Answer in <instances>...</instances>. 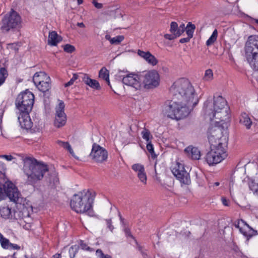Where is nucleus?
Here are the masks:
<instances>
[{"instance_id": "1", "label": "nucleus", "mask_w": 258, "mask_h": 258, "mask_svg": "<svg viewBox=\"0 0 258 258\" xmlns=\"http://www.w3.org/2000/svg\"><path fill=\"white\" fill-rule=\"evenodd\" d=\"M170 92L174 100L183 103L192 104L194 107L198 103V98L190 82L184 78L175 81L170 88Z\"/></svg>"}, {"instance_id": "2", "label": "nucleus", "mask_w": 258, "mask_h": 258, "mask_svg": "<svg viewBox=\"0 0 258 258\" xmlns=\"http://www.w3.org/2000/svg\"><path fill=\"white\" fill-rule=\"evenodd\" d=\"M3 188L0 187V201L4 200V197H8L11 201L15 203L17 205L16 209L13 210V220H25L29 217V212L27 208L24 204L20 203L21 194L17 187L11 181L6 182ZM22 199H21V201Z\"/></svg>"}, {"instance_id": "3", "label": "nucleus", "mask_w": 258, "mask_h": 258, "mask_svg": "<svg viewBox=\"0 0 258 258\" xmlns=\"http://www.w3.org/2000/svg\"><path fill=\"white\" fill-rule=\"evenodd\" d=\"M23 162V170L27 177L28 184L33 185L42 180L48 167L47 164L31 157L20 155Z\"/></svg>"}, {"instance_id": "4", "label": "nucleus", "mask_w": 258, "mask_h": 258, "mask_svg": "<svg viewBox=\"0 0 258 258\" xmlns=\"http://www.w3.org/2000/svg\"><path fill=\"white\" fill-rule=\"evenodd\" d=\"M212 103L207 100L204 103L206 113L210 119H218L225 121L229 118L230 109L227 105V101L221 96H214L213 109L211 108Z\"/></svg>"}, {"instance_id": "5", "label": "nucleus", "mask_w": 258, "mask_h": 258, "mask_svg": "<svg viewBox=\"0 0 258 258\" xmlns=\"http://www.w3.org/2000/svg\"><path fill=\"white\" fill-rule=\"evenodd\" d=\"M94 197L89 191L83 190L75 194L70 202L72 210L78 213H85L92 216L94 212L92 209V204Z\"/></svg>"}, {"instance_id": "6", "label": "nucleus", "mask_w": 258, "mask_h": 258, "mask_svg": "<svg viewBox=\"0 0 258 258\" xmlns=\"http://www.w3.org/2000/svg\"><path fill=\"white\" fill-rule=\"evenodd\" d=\"M190 106L192 107V104L183 103L177 100L166 101L162 107V112L164 116L178 120L188 115Z\"/></svg>"}, {"instance_id": "7", "label": "nucleus", "mask_w": 258, "mask_h": 258, "mask_svg": "<svg viewBox=\"0 0 258 258\" xmlns=\"http://www.w3.org/2000/svg\"><path fill=\"white\" fill-rule=\"evenodd\" d=\"M3 33L19 30L22 26V18L18 13L12 9L3 18L0 23Z\"/></svg>"}, {"instance_id": "8", "label": "nucleus", "mask_w": 258, "mask_h": 258, "mask_svg": "<svg viewBox=\"0 0 258 258\" xmlns=\"http://www.w3.org/2000/svg\"><path fill=\"white\" fill-rule=\"evenodd\" d=\"M34 102V95L29 91H26L19 94L15 104L20 112H30Z\"/></svg>"}, {"instance_id": "9", "label": "nucleus", "mask_w": 258, "mask_h": 258, "mask_svg": "<svg viewBox=\"0 0 258 258\" xmlns=\"http://www.w3.org/2000/svg\"><path fill=\"white\" fill-rule=\"evenodd\" d=\"M222 128L219 126L211 125L208 131V140L210 148H226V142H223L222 133Z\"/></svg>"}, {"instance_id": "10", "label": "nucleus", "mask_w": 258, "mask_h": 258, "mask_svg": "<svg viewBox=\"0 0 258 258\" xmlns=\"http://www.w3.org/2000/svg\"><path fill=\"white\" fill-rule=\"evenodd\" d=\"M140 80L145 89H154L159 85L160 76L154 70L145 71L140 73Z\"/></svg>"}, {"instance_id": "11", "label": "nucleus", "mask_w": 258, "mask_h": 258, "mask_svg": "<svg viewBox=\"0 0 258 258\" xmlns=\"http://www.w3.org/2000/svg\"><path fill=\"white\" fill-rule=\"evenodd\" d=\"M117 75L122 80L123 84L131 86L135 88L136 90L141 89L142 83H141L140 74L131 73L127 71H119Z\"/></svg>"}, {"instance_id": "12", "label": "nucleus", "mask_w": 258, "mask_h": 258, "mask_svg": "<svg viewBox=\"0 0 258 258\" xmlns=\"http://www.w3.org/2000/svg\"><path fill=\"white\" fill-rule=\"evenodd\" d=\"M227 156L226 148L224 147L210 148V151L207 153L205 159L209 165H213L221 162Z\"/></svg>"}, {"instance_id": "13", "label": "nucleus", "mask_w": 258, "mask_h": 258, "mask_svg": "<svg viewBox=\"0 0 258 258\" xmlns=\"http://www.w3.org/2000/svg\"><path fill=\"white\" fill-rule=\"evenodd\" d=\"M172 172L176 178L183 184L188 185L190 183L189 173L185 170L183 164L177 162L172 170Z\"/></svg>"}, {"instance_id": "14", "label": "nucleus", "mask_w": 258, "mask_h": 258, "mask_svg": "<svg viewBox=\"0 0 258 258\" xmlns=\"http://www.w3.org/2000/svg\"><path fill=\"white\" fill-rule=\"evenodd\" d=\"M90 156L96 162L103 163L107 159L108 152L100 145L96 143H94L92 145V151Z\"/></svg>"}, {"instance_id": "15", "label": "nucleus", "mask_w": 258, "mask_h": 258, "mask_svg": "<svg viewBox=\"0 0 258 258\" xmlns=\"http://www.w3.org/2000/svg\"><path fill=\"white\" fill-rule=\"evenodd\" d=\"M65 105L62 101H60L56 108L54 125L57 128L64 126L67 121V115L64 113Z\"/></svg>"}, {"instance_id": "16", "label": "nucleus", "mask_w": 258, "mask_h": 258, "mask_svg": "<svg viewBox=\"0 0 258 258\" xmlns=\"http://www.w3.org/2000/svg\"><path fill=\"white\" fill-rule=\"evenodd\" d=\"M245 55L258 53V35H250L245 45Z\"/></svg>"}, {"instance_id": "17", "label": "nucleus", "mask_w": 258, "mask_h": 258, "mask_svg": "<svg viewBox=\"0 0 258 258\" xmlns=\"http://www.w3.org/2000/svg\"><path fill=\"white\" fill-rule=\"evenodd\" d=\"M29 113L30 112H20L18 117L21 127L27 130L32 127V122L31 121Z\"/></svg>"}, {"instance_id": "18", "label": "nucleus", "mask_w": 258, "mask_h": 258, "mask_svg": "<svg viewBox=\"0 0 258 258\" xmlns=\"http://www.w3.org/2000/svg\"><path fill=\"white\" fill-rule=\"evenodd\" d=\"M138 54L143 58L148 63L155 66L158 62L156 58L152 55L149 51H144L139 49L138 51Z\"/></svg>"}, {"instance_id": "19", "label": "nucleus", "mask_w": 258, "mask_h": 258, "mask_svg": "<svg viewBox=\"0 0 258 258\" xmlns=\"http://www.w3.org/2000/svg\"><path fill=\"white\" fill-rule=\"evenodd\" d=\"M187 30L186 33L187 35V37L181 38L179 40L181 43H187L189 42L190 39L193 37L194 32L196 29V26L192 24L191 22H188L186 26Z\"/></svg>"}, {"instance_id": "20", "label": "nucleus", "mask_w": 258, "mask_h": 258, "mask_svg": "<svg viewBox=\"0 0 258 258\" xmlns=\"http://www.w3.org/2000/svg\"><path fill=\"white\" fill-rule=\"evenodd\" d=\"M187 155L194 160H199L201 157V153L199 150L194 147L188 146L184 150Z\"/></svg>"}, {"instance_id": "21", "label": "nucleus", "mask_w": 258, "mask_h": 258, "mask_svg": "<svg viewBox=\"0 0 258 258\" xmlns=\"http://www.w3.org/2000/svg\"><path fill=\"white\" fill-rule=\"evenodd\" d=\"M83 81L92 89L99 90L101 89L99 82L94 79H91L87 74H84L82 78Z\"/></svg>"}, {"instance_id": "22", "label": "nucleus", "mask_w": 258, "mask_h": 258, "mask_svg": "<svg viewBox=\"0 0 258 258\" xmlns=\"http://www.w3.org/2000/svg\"><path fill=\"white\" fill-rule=\"evenodd\" d=\"M245 57L251 67L258 71V53L245 55Z\"/></svg>"}, {"instance_id": "23", "label": "nucleus", "mask_w": 258, "mask_h": 258, "mask_svg": "<svg viewBox=\"0 0 258 258\" xmlns=\"http://www.w3.org/2000/svg\"><path fill=\"white\" fill-rule=\"evenodd\" d=\"M62 40L61 36H58L56 31L49 32L48 38V44L51 46H56Z\"/></svg>"}, {"instance_id": "24", "label": "nucleus", "mask_w": 258, "mask_h": 258, "mask_svg": "<svg viewBox=\"0 0 258 258\" xmlns=\"http://www.w3.org/2000/svg\"><path fill=\"white\" fill-rule=\"evenodd\" d=\"M46 80H50V78L45 72H43L36 73L33 77V81L35 86Z\"/></svg>"}, {"instance_id": "25", "label": "nucleus", "mask_w": 258, "mask_h": 258, "mask_svg": "<svg viewBox=\"0 0 258 258\" xmlns=\"http://www.w3.org/2000/svg\"><path fill=\"white\" fill-rule=\"evenodd\" d=\"M0 214L5 219L13 220V211L8 206L0 207Z\"/></svg>"}, {"instance_id": "26", "label": "nucleus", "mask_w": 258, "mask_h": 258, "mask_svg": "<svg viewBox=\"0 0 258 258\" xmlns=\"http://www.w3.org/2000/svg\"><path fill=\"white\" fill-rule=\"evenodd\" d=\"M239 122L241 124L244 125L246 128H250L252 124V121L249 117L248 115L245 112H243L241 114L239 117Z\"/></svg>"}, {"instance_id": "27", "label": "nucleus", "mask_w": 258, "mask_h": 258, "mask_svg": "<svg viewBox=\"0 0 258 258\" xmlns=\"http://www.w3.org/2000/svg\"><path fill=\"white\" fill-rule=\"evenodd\" d=\"M246 227L248 228V230L244 229L243 235L246 238V241H248L253 236L257 235L258 232L257 230L253 229L249 225Z\"/></svg>"}, {"instance_id": "28", "label": "nucleus", "mask_w": 258, "mask_h": 258, "mask_svg": "<svg viewBox=\"0 0 258 258\" xmlns=\"http://www.w3.org/2000/svg\"><path fill=\"white\" fill-rule=\"evenodd\" d=\"M246 227L248 228V230L244 229L243 235L246 238V241H248L253 236L257 235L258 232L257 230L253 229L249 225Z\"/></svg>"}, {"instance_id": "29", "label": "nucleus", "mask_w": 258, "mask_h": 258, "mask_svg": "<svg viewBox=\"0 0 258 258\" xmlns=\"http://www.w3.org/2000/svg\"><path fill=\"white\" fill-rule=\"evenodd\" d=\"M37 88L41 92L45 93L51 88L50 80H46L36 85Z\"/></svg>"}, {"instance_id": "30", "label": "nucleus", "mask_w": 258, "mask_h": 258, "mask_svg": "<svg viewBox=\"0 0 258 258\" xmlns=\"http://www.w3.org/2000/svg\"><path fill=\"white\" fill-rule=\"evenodd\" d=\"M109 71L105 67L102 68L99 72V77L105 80L108 85H110V81L109 78Z\"/></svg>"}, {"instance_id": "31", "label": "nucleus", "mask_w": 258, "mask_h": 258, "mask_svg": "<svg viewBox=\"0 0 258 258\" xmlns=\"http://www.w3.org/2000/svg\"><path fill=\"white\" fill-rule=\"evenodd\" d=\"M248 185L249 189L254 194H256L258 196V183L255 182V180L252 178H248Z\"/></svg>"}, {"instance_id": "32", "label": "nucleus", "mask_w": 258, "mask_h": 258, "mask_svg": "<svg viewBox=\"0 0 258 258\" xmlns=\"http://www.w3.org/2000/svg\"><path fill=\"white\" fill-rule=\"evenodd\" d=\"M8 76V72L5 67L0 68V86L3 85Z\"/></svg>"}, {"instance_id": "33", "label": "nucleus", "mask_w": 258, "mask_h": 258, "mask_svg": "<svg viewBox=\"0 0 258 258\" xmlns=\"http://www.w3.org/2000/svg\"><path fill=\"white\" fill-rule=\"evenodd\" d=\"M218 36V31L217 29H215L213 32L212 35L206 41V45L207 46H210L212 45L217 40Z\"/></svg>"}, {"instance_id": "34", "label": "nucleus", "mask_w": 258, "mask_h": 258, "mask_svg": "<svg viewBox=\"0 0 258 258\" xmlns=\"http://www.w3.org/2000/svg\"><path fill=\"white\" fill-rule=\"evenodd\" d=\"M136 173L140 181L144 184H146L147 175L145 171V168H144V170H140V171H137Z\"/></svg>"}, {"instance_id": "35", "label": "nucleus", "mask_w": 258, "mask_h": 258, "mask_svg": "<svg viewBox=\"0 0 258 258\" xmlns=\"http://www.w3.org/2000/svg\"><path fill=\"white\" fill-rule=\"evenodd\" d=\"M79 249V246L78 245H74L72 246L69 250L70 258H74Z\"/></svg>"}, {"instance_id": "36", "label": "nucleus", "mask_w": 258, "mask_h": 258, "mask_svg": "<svg viewBox=\"0 0 258 258\" xmlns=\"http://www.w3.org/2000/svg\"><path fill=\"white\" fill-rule=\"evenodd\" d=\"M178 31V24L175 22H172L170 24V32L174 34L176 36L179 37L180 36H177L176 33Z\"/></svg>"}, {"instance_id": "37", "label": "nucleus", "mask_w": 258, "mask_h": 258, "mask_svg": "<svg viewBox=\"0 0 258 258\" xmlns=\"http://www.w3.org/2000/svg\"><path fill=\"white\" fill-rule=\"evenodd\" d=\"M213 73L211 69H208L205 71L203 79L206 81H209L213 79Z\"/></svg>"}, {"instance_id": "38", "label": "nucleus", "mask_w": 258, "mask_h": 258, "mask_svg": "<svg viewBox=\"0 0 258 258\" xmlns=\"http://www.w3.org/2000/svg\"><path fill=\"white\" fill-rule=\"evenodd\" d=\"M146 148L148 152L151 154L152 158L155 159L157 157V155L154 152L153 145L151 143V142L147 143Z\"/></svg>"}, {"instance_id": "39", "label": "nucleus", "mask_w": 258, "mask_h": 258, "mask_svg": "<svg viewBox=\"0 0 258 258\" xmlns=\"http://www.w3.org/2000/svg\"><path fill=\"white\" fill-rule=\"evenodd\" d=\"M124 39V36L122 35H118L115 37H113L111 40V44H119Z\"/></svg>"}, {"instance_id": "40", "label": "nucleus", "mask_w": 258, "mask_h": 258, "mask_svg": "<svg viewBox=\"0 0 258 258\" xmlns=\"http://www.w3.org/2000/svg\"><path fill=\"white\" fill-rule=\"evenodd\" d=\"M0 243L2 247L4 249H9L10 248L9 245L10 244V242L9 240L5 237L0 240Z\"/></svg>"}, {"instance_id": "41", "label": "nucleus", "mask_w": 258, "mask_h": 258, "mask_svg": "<svg viewBox=\"0 0 258 258\" xmlns=\"http://www.w3.org/2000/svg\"><path fill=\"white\" fill-rule=\"evenodd\" d=\"M142 137L144 139L146 140L147 141V143L150 142V137L151 136L150 132L149 130L147 129H144L142 132Z\"/></svg>"}, {"instance_id": "42", "label": "nucleus", "mask_w": 258, "mask_h": 258, "mask_svg": "<svg viewBox=\"0 0 258 258\" xmlns=\"http://www.w3.org/2000/svg\"><path fill=\"white\" fill-rule=\"evenodd\" d=\"M63 50L66 52L71 53L75 51V47L73 45L67 44L63 46Z\"/></svg>"}, {"instance_id": "43", "label": "nucleus", "mask_w": 258, "mask_h": 258, "mask_svg": "<svg viewBox=\"0 0 258 258\" xmlns=\"http://www.w3.org/2000/svg\"><path fill=\"white\" fill-rule=\"evenodd\" d=\"M80 245L81 248L85 250H87L89 251H93L94 249L89 246L86 243H84L83 241L81 240L80 241Z\"/></svg>"}, {"instance_id": "44", "label": "nucleus", "mask_w": 258, "mask_h": 258, "mask_svg": "<svg viewBox=\"0 0 258 258\" xmlns=\"http://www.w3.org/2000/svg\"><path fill=\"white\" fill-rule=\"evenodd\" d=\"M96 252L99 258H112L111 256L109 254H104L102 250L100 249H97Z\"/></svg>"}, {"instance_id": "45", "label": "nucleus", "mask_w": 258, "mask_h": 258, "mask_svg": "<svg viewBox=\"0 0 258 258\" xmlns=\"http://www.w3.org/2000/svg\"><path fill=\"white\" fill-rule=\"evenodd\" d=\"M6 171V165L4 163L0 162V176L2 178L5 177Z\"/></svg>"}, {"instance_id": "46", "label": "nucleus", "mask_w": 258, "mask_h": 258, "mask_svg": "<svg viewBox=\"0 0 258 258\" xmlns=\"http://www.w3.org/2000/svg\"><path fill=\"white\" fill-rule=\"evenodd\" d=\"M144 166L139 163L135 164L132 166V169L136 172L137 171H140V170H144Z\"/></svg>"}, {"instance_id": "47", "label": "nucleus", "mask_w": 258, "mask_h": 258, "mask_svg": "<svg viewBox=\"0 0 258 258\" xmlns=\"http://www.w3.org/2000/svg\"><path fill=\"white\" fill-rule=\"evenodd\" d=\"M187 30L186 27H185L184 24H182L178 27V31L176 33L177 36H181L184 31Z\"/></svg>"}, {"instance_id": "48", "label": "nucleus", "mask_w": 258, "mask_h": 258, "mask_svg": "<svg viewBox=\"0 0 258 258\" xmlns=\"http://www.w3.org/2000/svg\"><path fill=\"white\" fill-rule=\"evenodd\" d=\"M124 234L126 237H129L132 238L133 239L135 240V237L132 234L131 229L129 227H125V228L123 229Z\"/></svg>"}, {"instance_id": "49", "label": "nucleus", "mask_w": 258, "mask_h": 258, "mask_svg": "<svg viewBox=\"0 0 258 258\" xmlns=\"http://www.w3.org/2000/svg\"><path fill=\"white\" fill-rule=\"evenodd\" d=\"M78 76L77 74H74L73 75L72 78L68 83L64 84V86L66 87H67L73 85L74 84V81L78 79Z\"/></svg>"}, {"instance_id": "50", "label": "nucleus", "mask_w": 258, "mask_h": 258, "mask_svg": "<svg viewBox=\"0 0 258 258\" xmlns=\"http://www.w3.org/2000/svg\"><path fill=\"white\" fill-rule=\"evenodd\" d=\"M58 181V178L57 177V174L55 172L53 173V176L52 177H50L49 179V182L50 183H53L54 184L56 183Z\"/></svg>"}, {"instance_id": "51", "label": "nucleus", "mask_w": 258, "mask_h": 258, "mask_svg": "<svg viewBox=\"0 0 258 258\" xmlns=\"http://www.w3.org/2000/svg\"><path fill=\"white\" fill-rule=\"evenodd\" d=\"M119 217L123 229L125 228V227H128V223L125 222V219L121 216L120 213H119Z\"/></svg>"}, {"instance_id": "52", "label": "nucleus", "mask_w": 258, "mask_h": 258, "mask_svg": "<svg viewBox=\"0 0 258 258\" xmlns=\"http://www.w3.org/2000/svg\"><path fill=\"white\" fill-rule=\"evenodd\" d=\"M58 144L63 147L64 149H67L68 150L69 149H71V146L70 144L68 142H64L62 141H58Z\"/></svg>"}, {"instance_id": "53", "label": "nucleus", "mask_w": 258, "mask_h": 258, "mask_svg": "<svg viewBox=\"0 0 258 258\" xmlns=\"http://www.w3.org/2000/svg\"><path fill=\"white\" fill-rule=\"evenodd\" d=\"M164 38L166 39L169 40H172L174 39L175 38L178 37L177 36H176L175 35H174L173 34H166L164 36Z\"/></svg>"}, {"instance_id": "54", "label": "nucleus", "mask_w": 258, "mask_h": 258, "mask_svg": "<svg viewBox=\"0 0 258 258\" xmlns=\"http://www.w3.org/2000/svg\"><path fill=\"white\" fill-rule=\"evenodd\" d=\"M240 222V221L239 219L237 220V222L235 223L234 226L235 227V228L238 229L239 232L243 235L244 229L242 228V227H240V226H239Z\"/></svg>"}, {"instance_id": "55", "label": "nucleus", "mask_w": 258, "mask_h": 258, "mask_svg": "<svg viewBox=\"0 0 258 258\" xmlns=\"http://www.w3.org/2000/svg\"><path fill=\"white\" fill-rule=\"evenodd\" d=\"M106 224L107 228L111 231H112L113 229H114L113 226L112 225V221L111 219H106Z\"/></svg>"}, {"instance_id": "56", "label": "nucleus", "mask_w": 258, "mask_h": 258, "mask_svg": "<svg viewBox=\"0 0 258 258\" xmlns=\"http://www.w3.org/2000/svg\"><path fill=\"white\" fill-rule=\"evenodd\" d=\"M135 241H136V243H137V248H138V250L141 252V253H142V256H143V253H147V250H144L143 249V247H142V246H141V245H140L138 243V242H137V240H136V239H135Z\"/></svg>"}, {"instance_id": "57", "label": "nucleus", "mask_w": 258, "mask_h": 258, "mask_svg": "<svg viewBox=\"0 0 258 258\" xmlns=\"http://www.w3.org/2000/svg\"><path fill=\"white\" fill-rule=\"evenodd\" d=\"M9 247L10 248H9V249H20V246H19L18 245L16 244H13V243H10V244L9 245Z\"/></svg>"}, {"instance_id": "58", "label": "nucleus", "mask_w": 258, "mask_h": 258, "mask_svg": "<svg viewBox=\"0 0 258 258\" xmlns=\"http://www.w3.org/2000/svg\"><path fill=\"white\" fill-rule=\"evenodd\" d=\"M0 157L5 158L7 161H11L14 159L13 157L11 155H1Z\"/></svg>"}, {"instance_id": "59", "label": "nucleus", "mask_w": 258, "mask_h": 258, "mask_svg": "<svg viewBox=\"0 0 258 258\" xmlns=\"http://www.w3.org/2000/svg\"><path fill=\"white\" fill-rule=\"evenodd\" d=\"M233 250L237 256H242L243 255V253L240 251L239 248L237 246L234 247Z\"/></svg>"}, {"instance_id": "60", "label": "nucleus", "mask_w": 258, "mask_h": 258, "mask_svg": "<svg viewBox=\"0 0 258 258\" xmlns=\"http://www.w3.org/2000/svg\"><path fill=\"white\" fill-rule=\"evenodd\" d=\"M221 201H222V204L224 206H229V201L226 198L222 197L221 198Z\"/></svg>"}, {"instance_id": "61", "label": "nucleus", "mask_w": 258, "mask_h": 258, "mask_svg": "<svg viewBox=\"0 0 258 258\" xmlns=\"http://www.w3.org/2000/svg\"><path fill=\"white\" fill-rule=\"evenodd\" d=\"M93 4L97 9H101L103 7V5L101 3H98L96 1H93Z\"/></svg>"}, {"instance_id": "62", "label": "nucleus", "mask_w": 258, "mask_h": 258, "mask_svg": "<svg viewBox=\"0 0 258 258\" xmlns=\"http://www.w3.org/2000/svg\"><path fill=\"white\" fill-rule=\"evenodd\" d=\"M181 234H182L183 236H184L185 238H188L190 236L191 233L189 231H186L185 232H181Z\"/></svg>"}, {"instance_id": "63", "label": "nucleus", "mask_w": 258, "mask_h": 258, "mask_svg": "<svg viewBox=\"0 0 258 258\" xmlns=\"http://www.w3.org/2000/svg\"><path fill=\"white\" fill-rule=\"evenodd\" d=\"M8 45L9 48L13 49L15 51H18V48L17 47V45L12 43L9 44Z\"/></svg>"}, {"instance_id": "64", "label": "nucleus", "mask_w": 258, "mask_h": 258, "mask_svg": "<svg viewBox=\"0 0 258 258\" xmlns=\"http://www.w3.org/2000/svg\"><path fill=\"white\" fill-rule=\"evenodd\" d=\"M52 258H61V254L59 253H56L53 256Z\"/></svg>"}]
</instances>
